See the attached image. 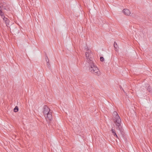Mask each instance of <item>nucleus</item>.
<instances>
[{
    "mask_svg": "<svg viewBox=\"0 0 152 152\" xmlns=\"http://www.w3.org/2000/svg\"><path fill=\"white\" fill-rule=\"evenodd\" d=\"M6 26H7L10 23V20L8 19V20H6V21L5 22Z\"/></svg>",
    "mask_w": 152,
    "mask_h": 152,
    "instance_id": "obj_13",
    "label": "nucleus"
},
{
    "mask_svg": "<svg viewBox=\"0 0 152 152\" xmlns=\"http://www.w3.org/2000/svg\"><path fill=\"white\" fill-rule=\"evenodd\" d=\"M119 87H120V88L121 89V90L122 89L123 90V91H124V90L122 88V87L121 86H119Z\"/></svg>",
    "mask_w": 152,
    "mask_h": 152,
    "instance_id": "obj_18",
    "label": "nucleus"
},
{
    "mask_svg": "<svg viewBox=\"0 0 152 152\" xmlns=\"http://www.w3.org/2000/svg\"><path fill=\"white\" fill-rule=\"evenodd\" d=\"M47 67L49 68V69H51V66L49 62L47 63Z\"/></svg>",
    "mask_w": 152,
    "mask_h": 152,
    "instance_id": "obj_14",
    "label": "nucleus"
},
{
    "mask_svg": "<svg viewBox=\"0 0 152 152\" xmlns=\"http://www.w3.org/2000/svg\"><path fill=\"white\" fill-rule=\"evenodd\" d=\"M46 118H48L49 120H51L52 118V116L51 114V112H50L46 114L45 116Z\"/></svg>",
    "mask_w": 152,
    "mask_h": 152,
    "instance_id": "obj_6",
    "label": "nucleus"
},
{
    "mask_svg": "<svg viewBox=\"0 0 152 152\" xmlns=\"http://www.w3.org/2000/svg\"><path fill=\"white\" fill-rule=\"evenodd\" d=\"M145 88L147 89V91L149 92H151L152 89L149 84H147L146 85Z\"/></svg>",
    "mask_w": 152,
    "mask_h": 152,
    "instance_id": "obj_8",
    "label": "nucleus"
},
{
    "mask_svg": "<svg viewBox=\"0 0 152 152\" xmlns=\"http://www.w3.org/2000/svg\"><path fill=\"white\" fill-rule=\"evenodd\" d=\"M111 132H112V133H113V136L114 137H116L117 138L119 139V138L118 137L116 134V131H115V130L113 129H111Z\"/></svg>",
    "mask_w": 152,
    "mask_h": 152,
    "instance_id": "obj_9",
    "label": "nucleus"
},
{
    "mask_svg": "<svg viewBox=\"0 0 152 152\" xmlns=\"http://www.w3.org/2000/svg\"><path fill=\"white\" fill-rule=\"evenodd\" d=\"M114 46L115 48L117 49V48H118V45L116 42H115L114 44Z\"/></svg>",
    "mask_w": 152,
    "mask_h": 152,
    "instance_id": "obj_12",
    "label": "nucleus"
},
{
    "mask_svg": "<svg viewBox=\"0 0 152 152\" xmlns=\"http://www.w3.org/2000/svg\"><path fill=\"white\" fill-rule=\"evenodd\" d=\"M18 110L19 109L18 107L16 106L14 109V112H17L18 111Z\"/></svg>",
    "mask_w": 152,
    "mask_h": 152,
    "instance_id": "obj_10",
    "label": "nucleus"
},
{
    "mask_svg": "<svg viewBox=\"0 0 152 152\" xmlns=\"http://www.w3.org/2000/svg\"><path fill=\"white\" fill-rule=\"evenodd\" d=\"M85 56L87 58L88 63H93V61L92 60V58L91 56V54L89 52H86Z\"/></svg>",
    "mask_w": 152,
    "mask_h": 152,
    "instance_id": "obj_2",
    "label": "nucleus"
},
{
    "mask_svg": "<svg viewBox=\"0 0 152 152\" xmlns=\"http://www.w3.org/2000/svg\"><path fill=\"white\" fill-rule=\"evenodd\" d=\"M93 73L95 75H99L100 74V72L98 69L97 67L94 68V71H93Z\"/></svg>",
    "mask_w": 152,
    "mask_h": 152,
    "instance_id": "obj_7",
    "label": "nucleus"
},
{
    "mask_svg": "<svg viewBox=\"0 0 152 152\" xmlns=\"http://www.w3.org/2000/svg\"><path fill=\"white\" fill-rule=\"evenodd\" d=\"M46 61L47 62V63L49 62V59L47 56L46 57Z\"/></svg>",
    "mask_w": 152,
    "mask_h": 152,
    "instance_id": "obj_17",
    "label": "nucleus"
},
{
    "mask_svg": "<svg viewBox=\"0 0 152 152\" xmlns=\"http://www.w3.org/2000/svg\"><path fill=\"white\" fill-rule=\"evenodd\" d=\"M123 13L126 15L129 16L131 14V12L130 10L126 9H125L123 10Z\"/></svg>",
    "mask_w": 152,
    "mask_h": 152,
    "instance_id": "obj_5",
    "label": "nucleus"
},
{
    "mask_svg": "<svg viewBox=\"0 0 152 152\" xmlns=\"http://www.w3.org/2000/svg\"><path fill=\"white\" fill-rule=\"evenodd\" d=\"M100 60L101 61L103 62L104 61V58L103 57H100Z\"/></svg>",
    "mask_w": 152,
    "mask_h": 152,
    "instance_id": "obj_15",
    "label": "nucleus"
},
{
    "mask_svg": "<svg viewBox=\"0 0 152 152\" xmlns=\"http://www.w3.org/2000/svg\"><path fill=\"white\" fill-rule=\"evenodd\" d=\"M50 110L49 107L46 105L44 106L43 108V113L44 116L50 112Z\"/></svg>",
    "mask_w": 152,
    "mask_h": 152,
    "instance_id": "obj_3",
    "label": "nucleus"
},
{
    "mask_svg": "<svg viewBox=\"0 0 152 152\" xmlns=\"http://www.w3.org/2000/svg\"><path fill=\"white\" fill-rule=\"evenodd\" d=\"M89 67L90 71L92 73L93 72V71H94V68L96 67L94 65V61L93 62V63L89 64Z\"/></svg>",
    "mask_w": 152,
    "mask_h": 152,
    "instance_id": "obj_4",
    "label": "nucleus"
},
{
    "mask_svg": "<svg viewBox=\"0 0 152 152\" xmlns=\"http://www.w3.org/2000/svg\"><path fill=\"white\" fill-rule=\"evenodd\" d=\"M0 15L1 16L2 18H3L4 16V13L1 9H0Z\"/></svg>",
    "mask_w": 152,
    "mask_h": 152,
    "instance_id": "obj_11",
    "label": "nucleus"
},
{
    "mask_svg": "<svg viewBox=\"0 0 152 152\" xmlns=\"http://www.w3.org/2000/svg\"><path fill=\"white\" fill-rule=\"evenodd\" d=\"M2 18L3 19V20L4 21V22L6 21V20L8 19L7 18H5L4 16Z\"/></svg>",
    "mask_w": 152,
    "mask_h": 152,
    "instance_id": "obj_16",
    "label": "nucleus"
},
{
    "mask_svg": "<svg viewBox=\"0 0 152 152\" xmlns=\"http://www.w3.org/2000/svg\"><path fill=\"white\" fill-rule=\"evenodd\" d=\"M113 115L115 118V120L114 122L116 126L117 129L119 130L121 135L123 137L125 136L124 129L121 125V120L116 111H115L113 113Z\"/></svg>",
    "mask_w": 152,
    "mask_h": 152,
    "instance_id": "obj_1",
    "label": "nucleus"
}]
</instances>
